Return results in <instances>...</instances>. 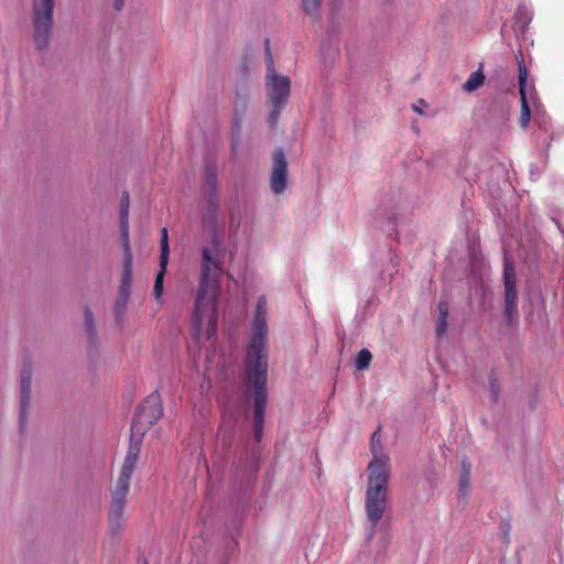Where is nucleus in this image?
<instances>
[{
	"label": "nucleus",
	"instance_id": "nucleus-1",
	"mask_svg": "<svg viewBox=\"0 0 564 564\" xmlns=\"http://www.w3.org/2000/svg\"><path fill=\"white\" fill-rule=\"evenodd\" d=\"M218 167L214 161L204 166L203 196L205 202L204 223L208 229L209 243L202 250L198 302L210 291V275H220L225 250L221 243L224 221L219 218L220 195L218 191Z\"/></svg>",
	"mask_w": 564,
	"mask_h": 564
},
{
	"label": "nucleus",
	"instance_id": "nucleus-2",
	"mask_svg": "<svg viewBox=\"0 0 564 564\" xmlns=\"http://www.w3.org/2000/svg\"><path fill=\"white\" fill-rule=\"evenodd\" d=\"M379 429L371 436L372 459L367 467V488L365 496V510L367 520L371 525L367 541H371L375 529L383 518L388 507V482L390 479L389 457L382 453V446L377 435Z\"/></svg>",
	"mask_w": 564,
	"mask_h": 564
},
{
	"label": "nucleus",
	"instance_id": "nucleus-3",
	"mask_svg": "<svg viewBox=\"0 0 564 564\" xmlns=\"http://www.w3.org/2000/svg\"><path fill=\"white\" fill-rule=\"evenodd\" d=\"M55 0H32L31 25L35 50L43 54L51 46L54 29Z\"/></svg>",
	"mask_w": 564,
	"mask_h": 564
},
{
	"label": "nucleus",
	"instance_id": "nucleus-4",
	"mask_svg": "<svg viewBox=\"0 0 564 564\" xmlns=\"http://www.w3.org/2000/svg\"><path fill=\"white\" fill-rule=\"evenodd\" d=\"M267 301L264 296H260L252 321V337L247 350L246 369H258V364L268 370V357L265 346L268 340V326L265 319Z\"/></svg>",
	"mask_w": 564,
	"mask_h": 564
},
{
	"label": "nucleus",
	"instance_id": "nucleus-5",
	"mask_svg": "<svg viewBox=\"0 0 564 564\" xmlns=\"http://www.w3.org/2000/svg\"><path fill=\"white\" fill-rule=\"evenodd\" d=\"M247 379L253 388V433L257 442L261 441L267 406V379L268 370L261 364L258 369H246Z\"/></svg>",
	"mask_w": 564,
	"mask_h": 564
},
{
	"label": "nucleus",
	"instance_id": "nucleus-6",
	"mask_svg": "<svg viewBox=\"0 0 564 564\" xmlns=\"http://www.w3.org/2000/svg\"><path fill=\"white\" fill-rule=\"evenodd\" d=\"M162 415V399L160 393L155 390L138 405L131 421L130 432L143 437Z\"/></svg>",
	"mask_w": 564,
	"mask_h": 564
},
{
	"label": "nucleus",
	"instance_id": "nucleus-7",
	"mask_svg": "<svg viewBox=\"0 0 564 564\" xmlns=\"http://www.w3.org/2000/svg\"><path fill=\"white\" fill-rule=\"evenodd\" d=\"M265 64H267V93L270 104L278 107H285L290 93L291 80L288 76L279 75L274 69L273 57L270 51L269 40H265Z\"/></svg>",
	"mask_w": 564,
	"mask_h": 564
},
{
	"label": "nucleus",
	"instance_id": "nucleus-8",
	"mask_svg": "<svg viewBox=\"0 0 564 564\" xmlns=\"http://www.w3.org/2000/svg\"><path fill=\"white\" fill-rule=\"evenodd\" d=\"M219 276L220 275H210V291L205 294L200 302H198V294L195 300V313H194V324L199 327L203 323V315L205 312H209L208 325L206 329V335L208 339H213L217 334V293L219 289Z\"/></svg>",
	"mask_w": 564,
	"mask_h": 564
},
{
	"label": "nucleus",
	"instance_id": "nucleus-9",
	"mask_svg": "<svg viewBox=\"0 0 564 564\" xmlns=\"http://www.w3.org/2000/svg\"><path fill=\"white\" fill-rule=\"evenodd\" d=\"M130 486L126 484L116 482L115 487L110 489V500L108 507V533L112 538H118L122 534L124 528V510L128 502V495Z\"/></svg>",
	"mask_w": 564,
	"mask_h": 564
},
{
	"label": "nucleus",
	"instance_id": "nucleus-10",
	"mask_svg": "<svg viewBox=\"0 0 564 564\" xmlns=\"http://www.w3.org/2000/svg\"><path fill=\"white\" fill-rule=\"evenodd\" d=\"M517 274L513 261L505 254L503 259V300L505 317L510 324L513 317L518 316V293L516 288Z\"/></svg>",
	"mask_w": 564,
	"mask_h": 564
},
{
	"label": "nucleus",
	"instance_id": "nucleus-11",
	"mask_svg": "<svg viewBox=\"0 0 564 564\" xmlns=\"http://www.w3.org/2000/svg\"><path fill=\"white\" fill-rule=\"evenodd\" d=\"M32 364L26 360L23 362L20 373V409H19V425L20 431H24L28 422V411L32 399Z\"/></svg>",
	"mask_w": 564,
	"mask_h": 564
},
{
	"label": "nucleus",
	"instance_id": "nucleus-12",
	"mask_svg": "<svg viewBox=\"0 0 564 564\" xmlns=\"http://www.w3.org/2000/svg\"><path fill=\"white\" fill-rule=\"evenodd\" d=\"M270 186L274 194H281L288 186V161L282 148H275L272 155Z\"/></svg>",
	"mask_w": 564,
	"mask_h": 564
},
{
	"label": "nucleus",
	"instance_id": "nucleus-13",
	"mask_svg": "<svg viewBox=\"0 0 564 564\" xmlns=\"http://www.w3.org/2000/svg\"><path fill=\"white\" fill-rule=\"evenodd\" d=\"M143 437L138 436L137 434L130 433L129 446L128 451L119 474V477L116 482L126 484L130 486V480L139 459V454L141 449Z\"/></svg>",
	"mask_w": 564,
	"mask_h": 564
},
{
	"label": "nucleus",
	"instance_id": "nucleus-14",
	"mask_svg": "<svg viewBox=\"0 0 564 564\" xmlns=\"http://www.w3.org/2000/svg\"><path fill=\"white\" fill-rule=\"evenodd\" d=\"M403 198L399 193H393L386 202L384 214L389 224L392 226L390 228L391 230L394 229L397 212H400L403 208Z\"/></svg>",
	"mask_w": 564,
	"mask_h": 564
},
{
	"label": "nucleus",
	"instance_id": "nucleus-15",
	"mask_svg": "<svg viewBox=\"0 0 564 564\" xmlns=\"http://www.w3.org/2000/svg\"><path fill=\"white\" fill-rule=\"evenodd\" d=\"M84 327L89 345L96 347L98 343V330L94 314L88 306L84 310Z\"/></svg>",
	"mask_w": 564,
	"mask_h": 564
},
{
	"label": "nucleus",
	"instance_id": "nucleus-16",
	"mask_svg": "<svg viewBox=\"0 0 564 564\" xmlns=\"http://www.w3.org/2000/svg\"><path fill=\"white\" fill-rule=\"evenodd\" d=\"M470 471H471V464L468 462L466 457H464L460 462V471H459V479H458V490L459 495L463 498H466L469 491L470 487Z\"/></svg>",
	"mask_w": 564,
	"mask_h": 564
},
{
	"label": "nucleus",
	"instance_id": "nucleus-17",
	"mask_svg": "<svg viewBox=\"0 0 564 564\" xmlns=\"http://www.w3.org/2000/svg\"><path fill=\"white\" fill-rule=\"evenodd\" d=\"M130 300V292L118 291V295L115 302L113 314L118 325H122L124 322L127 305Z\"/></svg>",
	"mask_w": 564,
	"mask_h": 564
},
{
	"label": "nucleus",
	"instance_id": "nucleus-18",
	"mask_svg": "<svg viewBox=\"0 0 564 564\" xmlns=\"http://www.w3.org/2000/svg\"><path fill=\"white\" fill-rule=\"evenodd\" d=\"M241 126H242V117L238 115V106L235 107V116L231 123V151L234 154L237 153L239 144H240V134H241Z\"/></svg>",
	"mask_w": 564,
	"mask_h": 564
},
{
	"label": "nucleus",
	"instance_id": "nucleus-19",
	"mask_svg": "<svg viewBox=\"0 0 564 564\" xmlns=\"http://www.w3.org/2000/svg\"><path fill=\"white\" fill-rule=\"evenodd\" d=\"M132 283V259L123 257V270L120 278V285L118 291H124L131 293Z\"/></svg>",
	"mask_w": 564,
	"mask_h": 564
},
{
	"label": "nucleus",
	"instance_id": "nucleus-20",
	"mask_svg": "<svg viewBox=\"0 0 564 564\" xmlns=\"http://www.w3.org/2000/svg\"><path fill=\"white\" fill-rule=\"evenodd\" d=\"M302 11L312 20L317 21L321 18V8L323 0H300Z\"/></svg>",
	"mask_w": 564,
	"mask_h": 564
},
{
	"label": "nucleus",
	"instance_id": "nucleus-21",
	"mask_svg": "<svg viewBox=\"0 0 564 564\" xmlns=\"http://www.w3.org/2000/svg\"><path fill=\"white\" fill-rule=\"evenodd\" d=\"M484 82H485V75L482 73V65L480 64V67L478 68V70L471 73L469 78L463 85V89L467 93L475 91L484 84Z\"/></svg>",
	"mask_w": 564,
	"mask_h": 564
},
{
	"label": "nucleus",
	"instance_id": "nucleus-22",
	"mask_svg": "<svg viewBox=\"0 0 564 564\" xmlns=\"http://www.w3.org/2000/svg\"><path fill=\"white\" fill-rule=\"evenodd\" d=\"M120 229V243L123 250L124 257H129V259H133L132 251L129 241V221H119Z\"/></svg>",
	"mask_w": 564,
	"mask_h": 564
},
{
	"label": "nucleus",
	"instance_id": "nucleus-23",
	"mask_svg": "<svg viewBox=\"0 0 564 564\" xmlns=\"http://www.w3.org/2000/svg\"><path fill=\"white\" fill-rule=\"evenodd\" d=\"M160 247H161L160 267H162L164 269L167 267L169 256H170L169 235H167L166 228H163L161 230Z\"/></svg>",
	"mask_w": 564,
	"mask_h": 564
},
{
	"label": "nucleus",
	"instance_id": "nucleus-24",
	"mask_svg": "<svg viewBox=\"0 0 564 564\" xmlns=\"http://www.w3.org/2000/svg\"><path fill=\"white\" fill-rule=\"evenodd\" d=\"M371 360H372L371 352L366 348L360 349L355 359V367L358 370H365V369L369 368Z\"/></svg>",
	"mask_w": 564,
	"mask_h": 564
},
{
	"label": "nucleus",
	"instance_id": "nucleus-25",
	"mask_svg": "<svg viewBox=\"0 0 564 564\" xmlns=\"http://www.w3.org/2000/svg\"><path fill=\"white\" fill-rule=\"evenodd\" d=\"M521 113H520V126L522 128H527L530 119H531V111L530 106L527 99L525 91H521Z\"/></svg>",
	"mask_w": 564,
	"mask_h": 564
},
{
	"label": "nucleus",
	"instance_id": "nucleus-26",
	"mask_svg": "<svg viewBox=\"0 0 564 564\" xmlns=\"http://www.w3.org/2000/svg\"><path fill=\"white\" fill-rule=\"evenodd\" d=\"M166 272V268L160 267V271L156 273L155 281H154V288H153V295L155 300L160 301L162 293H163V285H164V275Z\"/></svg>",
	"mask_w": 564,
	"mask_h": 564
},
{
	"label": "nucleus",
	"instance_id": "nucleus-27",
	"mask_svg": "<svg viewBox=\"0 0 564 564\" xmlns=\"http://www.w3.org/2000/svg\"><path fill=\"white\" fill-rule=\"evenodd\" d=\"M489 390H490V398L494 403H497L499 401L500 395V384L498 382L497 376L494 371L489 373Z\"/></svg>",
	"mask_w": 564,
	"mask_h": 564
},
{
	"label": "nucleus",
	"instance_id": "nucleus-28",
	"mask_svg": "<svg viewBox=\"0 0 564 564\" xmlns=\"http://www.w3.org/2000/svg\"><path fill=\"white\" fill-rule=\"evenodd\" d=\"M321 50H322L324 62L328 63V65H332L336 57L337 50L330 43L323 44Z\"/></svg>",
	"mask_w": 564,
	"mask_h": 564
},
{
	"label": "nucleus",
	"instance_id": "nucleus-29",
	"mask_svg": "<svg viewBox=\"0 0 564 564\" xmlns=\"http://www.w3.org/2000/svg\"><path fill=\"white\" fill-rule=\"evenodd\" d=\"M129 195L124 193L120 200V221H128Z\"/></svg>",
	"mask_w": 564,
	"mask_h": 564
},
{
	"label": "nucleus",
	"instance_id": "nucleus-30",
	"mask_svg": "<svg viewBox=\"0 0 564 564\" xmlns=\"http://www.w3.org/2000/svg\"><path fill=\"white\" fill-rule=\"evenodd\" d=\"M527 77H528V72H527L524 62L521 61V62H519V90H520V93L525 91Z\"/></svg>",
	"mask_w": 564,
	"mask_h": 564
},
{
	"label": "nucleus",
	"instance_id": "nucleus-31",
	"mask_svg": "<svg viewBox=\"0 0 564 564\" xmlns=\"http://www.w3.org/2000/svg\"><path fill=\"white\" fill-rule=\"evenodd\" d=\"M272 109L269 113L268 122L271 127H274L278 123L280 118V113L284 107H278L276 104H271Z\"/></svg>",
	"mask_w": 564,
	"mask_h": 564
},
{
	"label": "nucleus",
	"instance_id": "nucleus-32",
	"mask_svg": "<svg viewBox=\"0 0 564 564\" xmlns=\"http://www.w3.org/2000/svg\"><path fill=\"white\" fill-rule=\"evenodd\" d=\"M239 225H240L239 212L231 209L229 213V230L234 231V232L237 231Z\"/></svg>",
	"mask_w": 564,
	"mask_h": 564
},
{
	"label": "nucleus",
	"instance_id": "nucleus-33",
	"mask_svg": "<svg viewBox=\"0 0 564 564\" xmlns=\"http://www.w3.org/2000/svg\"><path fill=\"white\" fill-rule=\"evenodd\" d=\"M447 330V317L438 316L437 326H436V335L437 337L443 336Z\"/></svg>",
	"mask_w": 564,
	"mask_h": 564
},
{
	"label": "nucleus",
	"instance_id": "nucleus-34",
	"mask_svg": "<svg viewBox=\"0 0 564 564\" xmlns=\"http://www.w3.org/2000/svg\"><path fill=\"white\" fill-rule=\"evenodd\" d=\"M438 316L447 317L448 316V304L445 301H441L437 305Z\"/></svg>",
	"mask_w": 564,
	"mask_h": 564
},
{
	"label": "nucleus",
	"instance_id": "nucleus-35",
	"mask_svg": "<svg viewBox=\"0 0 564 564\" xmlns=\"http://www.w3.org/2000/svg\"><path fill=\"white\" fill-rule=\"evenodd\" d=\"M238 106V115L239 117H242L245 116V111L247 109V102L245 99H240V100H236L235 102V106Z\"/></svg>",
	"mask_w": 564,
	"mask_h": 564
},
{
	"label": "nucleus",
	"instance_id": "nucleus-36",
	"mask_svg": "<svg viewBox=\"0 0 564 564\" xmlns=\"http://www.w3.org/2000/svg\"><path fill=\"white\" fill-rule=\"evenodd\" d=\"M126 0H113V9L117 13L121 12L124 8Z\"/></svg>",
	"mask_w": 564,
	"mask_h": 564
},
{
	"label": "nucleus",
	"instance_id": "nucleus-37",
	"mask_svg": "<svg viewBox=\"0 0 564 564\" xmlns=\"http://www.w3.org/2000/svg\"><path fill=\"white\" fill-rule=\"evenodd\" d=\"M413 110L420 115H423V110L421 109V106H417V105H413L412 106Z\"/></svg>",
	"mask_w": 564,
	"mask_h": 564
},
{
	"label": "nucleus",
	"instance_id": "nucleus-38",
	"mask_svg": "<svg viewBox=\"0 0 564 564\" xmlns=\"http://www.w3.org/2000/svg\"><path fill=\"white\" fill-rule=\"evenodd\" d=\"M341 1L343 0H330V3H332L333 7L336 8L338 4H340Z\"/></svg>",
	"mask_w": 564,
	"mask_h": 564
},
{
	"label": "nucleus",
	"instance_id": "nucleus-39",
	"mask_svg": "<svg viewBox=\"0 0 564 564\" xmlns=\"http://www.w3.org/2000/svg\"><path fill=\"white\" fill-rule=\"evenodd\" d=\"M419 104L423 107H427V104L423 100V99H420L419 100Z\"/></svg>",
	"mask_w": 564,
	"mask_h": 564
},
{
	"label": "nucleus",
	"instance_id": "nucleus-40",
	"mask_svg": "<svg viewBox=\"0 0 564 564\" xmlns=\"http://www.w3.org/2000/svg\"><path fill=\"white\" fill-rule=\"evenodd\" d=\"M139 564H148V561L144 557L139 558Z\"/></svg>",
	"mask_w": 564,
	"mask_h": 564
},
{
	"label": "nucleus",
	"instance_id": "nucleus-41",
	"mask_svg": "<svg viewBox=\"0 0 564 564\" xmlns=\"http://www.w3.org/2000/svg\"><path fill=\"white\" fill-rule=\"evenodd\" d=\"M224 442L225 443H228L229 442V438L227 440L226 436H224Z\"/></svg>",
	"mask_w": 564,
	"mask_h": 564
}]
</instances>
